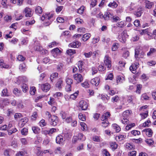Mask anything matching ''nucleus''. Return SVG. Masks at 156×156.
<instances>
[{"label": "nucleus", "mask_w": 156, "mask_h": 156, "mask_svg": "<svg viewBox=\"0 0 156 156\" xmlns=\"http://www.w3.org/2000/svg\"><path fill=\"white\" fill-rule=\"evenodd\" d=\"M42 21L45 20L44 25L45 26H48L50 25L54 20L53 15L52 14H44L41 17Z\"/></svg>", "instance_id": "obj_1"}, {"label": "nucleus", "mask_w": 156, "mask_h": 156, "mask_svg": "<svg viewBox=\"0 0 156 156\" xmlns=\"http://www.w3.org/2000/svg\"><path fill=\"white\" fill-rule=\"evenodd\" d=\"M113 14L108 11L105 12L103 15L101 13H100L98 15L101 18H103L105 20H108L112 19Z\"/></svg>", "instance_id": "obj_2"}, {"label": "nucleus", "mask_w": 156, "mask_h": 156, "mask_svg": "<svg viewBox=\"0 0 156 156\" xmlns=\"http://www.w3.org/2000/svg\"><path fill=\"white\" fill-rule=\"evenodd\" d=\"M68 136V133H66L64 135V138L61 135H58L56 138V142L57 144L63 145L66 139H67V136Z\"/></svg>", "instance_id": "obj_3"}, {"label": "nucleus", "mask_w": 156, "mask_h": 156, "mask_svg": "<svg viewBox=\"0 0 156 156\" xmlns=\"http://www.w3.org/2000/svg\"><path fill=\"white\" fill-rule=\"evenodd\" d=\"M50 125L55 126L57 125L58 122V118L55 115H52L49 119H48Z\"/></svg>", "instance_id": "obj_4"}, {"label": "nucleus", "mask_w": 156, "mask_h": 156, "mask_svg": "<svg viewBox=\"0 0 156 156\" xmlns=\"http://www.w3.org/2000/svg\"><path fill=\"white\" fill-rule=\"evenodd\" d=\"M104 63L107 67L109 69L111 68L112 66L111 58L109 56L106 55L105 56L104 58Z\"/></svg>", "instance_id": "obj_5"}, {"label": "nucleus", "mask_w": 156, "mask_h": 156, "mask_svg": "<svg viewBox=\"0 0 156 156\" xmlns=\"http://www.w3.org/2000/svg\"><path fill=\"white\" fill-rule=\"evenodd\" d=\"M66 82L67 84L66 87V90L68 91H71V84L73 83V80L69 78H67L66 79Z\"/></svg>", "instance_id": "obj_6"}, {"label": "nucleus", "mask_w": 156, "mask_h": 156, "mask_svg": "<svg viewBox=\"0 0 156 156\" xmlns=\"http://www.w3.org/2000/svg\"><path fill=\"white\" fill-rule=\"evenodd\" d=\"M73 77L77 83H79L82 81L83 80V77L81 74L76 73L73 75Z\"/></svg>", "instance_id": "obj_7"}, {"label": "nucleus", "mask_w": 156, "mask_h": 156, "mask_svg": "<svg viewBox=\"0 0 156 156\" xmlns=\"http://www.w3.org/2000/svg\"><path fill=\"white\" fill-rule=\"evenodd\" d=\"M79 109L83 110H86L87 108L88 105L86 101L84 100L80 101L79 103Z\"/></svg>", "instance_id": "obj_8"}, {"label": "nucleus", "mask_w": 156, "mask_h": 156, "mask_svg": "<svg viewBox=\"0 0 156 156\" xmlns=\"http://www.w3.org/2000/svg\"><path fill=\"white\" fill-rule=\"evenodd\" d=\"M25 15L26 17H31L33 13V11L29 8H26L24 10Z\"/></svg>", "instance_id": "obj_9"}, {"label": "nucleus", "mask_w": 156, "mask_h": 156, "mask_svg": "<svg viewBox=\"0 0 156 156\" xmlns=\"http://www.w3.org/2000/svg\"><path fill=\"white\" fill-rule=\"evenodd\" d=\"M41 88L43 91L46 92L50 89L51 85L49 83H46L41 85Z\"/></svg>", "instance_id": "obj_10"}, {"label": "nucleus", "mask_w": 156, "mask_h": 156, "mask_svg": "<svg viewBox=\"0 0 156 156\" xmlns=\"http://www.w3.org/2000/svg\"><path fill=\"white\" fill-rule=\"evenodd\" d=\"M127 34L124 31H123L121 34V35L119 36V41L123 43L125 42L126 41V36Z\"/></svg>", "instance_id": "obj_11"}, {"label": "nucleus", "mask_w": 156, "mask_h": 156, "mask_svg": "<svg viewBox=\"0 0 156 156\" xmlns=\"http://www.w3.org/2000/svg\"><path fill=\"white\" fill-rule=\"evenodd\" d=\"M138 63L133 64L130 66L129 69L130 71L133 73H135L136 72V69L138 67Z\"/></svg>", "instance_id": "obj_12"}, {"label": "nucleus", "mask_w": 156, "mask_h": 156, "mask_svg": "<svg viewBox=\"0 0 156 156\" xmlns=\"http://www.w3.org/2000/svg\"><path fill=\"white\" fill-rule=\"evenodd\" d=\"M142 11L143 8L141 6H139L137 8V11L134 12V14L137 17H139L141 16L143 13Z\"/></svg>", "instance_id": "obj_13"}, {"label": "nucleus", "mask_w": 156, "mask_h": 156, "mask_svg": "<svg viewBox=\"0 0 156 156\" xmlns=\"http://www.w3.org/2000/svg\"><path fill=\"white\" fill-rule=\"evenodd\" d=\"M110 112H108L104 113L101 116V120L103 121L108 120V119L110 118Z\"/></svg>", "instance_id": "obj_14"}, {"label": "nucleus", "mask_w": 156, "mask_h": 156, "mask_svg": "<svg viewBox=\"0 0 156 156\" xmlns=\"http://www.w3.org/2000/svg\"><path fill=\"white\" fill-rule=\"evenodd\" d=\"M17 79L18 80L16 83L18 84H20L21 83L27 81V79L25 76H19Z\"/></svg>", "instance_id": "obj_15"}, {"label": "nucleus", "mask_w": 156, "mask_h": 156, "mask_svg": "<svg viewBox=\"0 0 156 156\" xmlns=\"http://www.w3.org/2000/svg\"><path fill=\"white\" fill-rule=\"evenodd\" d=\"M126 112H124L122 113V117L121 122L124 124H127L129 121L128 119L126 118Z\"/></svg>", "instance_id": "obj_16"}, {"label": "nucleus", "mask_w": 156, "mask_h": 156, "mask_svg": "<svg viewBox=\"0 0 156 156\" xmlns=\"http://www.w3.org/2000/svg\"><path fill=\"white\" fill-rule=\"evenodd\" d=\"M99 79L98 77H95L90 81V83L95 86H97L99 83Z\"/></svg>", "instance_id": "obj_17"}, {"label": "nucleus", "mask_w": 156, "mask_h": 156, "mask_svg": "<svg viewBox=\"0 0 156 156\" xmlns=\"http://www.w3.org/2000/svg\"><path fill=\"white\" fill-rule=\"evenodd\" d=\"M81 43L77 41H76L75 42H73L70 44V46L73 48H78L81 45Z\"/></svg>", "instance_id": "obj_18"}, {"label": "nucleus", "mask_w": 156, "mask_h": 156, "mask_svg": "<svg viewBox=\"0 0 156 156\" xmlns=\"http://www.w3.org/2000/svg\"><path fill=\"white\" fill-rule=\"evenodd\" d=\"M138 5L132 2L130 6L128 7V9L130 11H132L135 9L136 8H138Z\"/></svg>", "instance_id": "obj_19"}, {"label": "nucleus", "mask_w": 156, "mask_h": 156, "mask_svg": "<svg viewBox=\"0 0 156 156\" xmlns=\"http://www.w3.org/2000/svg\"><path fill=\"white\" fill-rule=\"evenodd\" d=\"M51 53L54 57H56L58 55L60 54V51L58 48H56L52 50Z\"/></svg>", "instance_id": "obj_20"}, {"label": "nucleus", "mask_w": 156, "mask_h": 156, "mask_svg": "<svg viewBox=\"0 0 156 156\" xmlns=\"http://www.w3.org/2000/svg\"><path fill=\"white\" fill-rule=\"evenodd\" d=\"M135 58L137 59L138 58H143V57L140 54V51L138 49H136L135 50Z\"/></svg>", "instance_id": "obj_21"}, {"label": "nucleus", "mask_w": 156, "mask_h": 156, "mask_svg": "<svg viewBox=\"0 0 156 156\" xmlns=\"http://www.w3.org/2000/svg\"><path fill=\"white\" fill-rule=\"evenodd\" d=\"M58 73H53L50 76V79L52 82L53 80L58 78Z\"/></svg>", "instance_id": "obj_22"}, {"label": "nucleus", "mask_w": 156, "mask_h": 156, "mask_svg": "<svg viewBox=\"0 0 156 156\" xmlns=\"http://www.w3.org/2000/svg\"><path fill=\"white\" fill-rule=\"evenodd\" d=\"M6 88L3 90L1 93V96L2 97H7L9 96V93L8 92Z\"/></svg>", "instance_id": "obj_23"}, {"label": "nucleus", "mask_w": 156, "mask_h": 156, "mask_svg": "<svg viewBox=\"0 0 156 156\" xmlns=\"http://www.w3.org/2000/svg\"><path fill=\"white\" fill-rule=\"evenodd\" d=\"M90 37V34L89 33H86L83 35L82 37V39L83 41H86L88 40Z\"/></svg>", "instance_id": "obj_24"}, {"label": "nucleus", "mask_w": 156, "mask_h": 156, "mask_svg": "<svg viewBox=\"0 0 156 156\" xmlns=\"http://www.w3.org/2000/svg\"><path fill=\"white\" fill-rule=\"evenodd\" d=\"M62 85L63 81L61 79H59L56 84V86L58 88H62Z\"/></svg>", "instance_id": "obj_25"}, {"label": "nucleus", "mask_w": 156, "mask_h": 156, "mask_svg": "<svg viewBox=\"0 0 156 156\" xmlns=\"http://www.w3.org/2000/svg\"><path fill=\"white\" fill-rule=\"evenodd\" d=\"M38 115L37 112H34L31 116V120L32 121L36 120L37 117Z\"/></svg>", "instance_id": "obj_26"}, {"label": "nucleus", "mask_w": 156, "mask_h": 156, "mask_svg": "<svg viewBox=\"0 0 156 156\" xmlns=\"http://www.w3.org/2000/svg\"><path fill=\"white\" fill-rule=\"evenodd\" d=\"M35 12L37 14H41L42 12V9L40 6H37L35 9Z\"/></svg>", "instance_id": "obj_27"}, {"label": "nucleus", "mask_w": 156, "mask_h": 156, "mask_svg": "<svg viewBox=\"0 0 156 156\" xmlns=\"http://www.w3.org/2000/svg\"><path fill=\"white\" fill-rule=\"evenodd\" d=\"M13 92L16 96H19L21 94V92L17 88H15L13 90Z\"/></svg>", "instance_id": "obj_28"}, {"label": "nucleus", "mask_w": 156, "mask_h": 156, "mask_svg": "<svg viewBox=\"0 0 156 156\" xmlns=\"http://www.w3.org/2000/svg\"><path fill=\"white\" fill-rule=\"evenodd\" d=\"M144 131L146 132V135L148 136H151L152 135L153 132L151 129L147 128L145 129Z\"/></svg>", "instance_id": "obj_29"}, {"label": "nucleus", "mask_w": 156, "mask_h": 156, "mask_svg": "<svg viewBox=\"0 0 156 156\" xmlns=\"http://www.w3.org/2000/svg\"><path fill=\"white\" fill-rule=\"evenodd\" d=\"M110 146L112 150L114 151L117 148L118 144L115 142H112L110 144Z\"/></svg>", "instance_id": "obj_30"}, {"label": "nucleus", "mask_w": 156, "mask_h": 156, "mask_svg": "<svg viewBox=\"0 0 156 156\" xmlns=\"http://www.w3.org/2000/svg\"><path fill=\"white\" fill-rule=\"evenodd\" d=\"M32 129L33 132L35 134L38 133L40 131V128L36 126L32 127Z\"/></svg>", "instance_id": "obj_31"}, {"label": "nucleus", "mask_w": 156, "mask_h": 156, "mask_svg": "<svg viewBox=\"0 0 156 156\" xmlns=\"http://www.w3.org/2000/svg\"><path fill=\"white\" fill-rule=\"evenodd\" d=\"M156 52V49L154 48H151L150 49V50L147 53V55L149 56L151 55H153L154 53Z\"/></svg>", "instance_id": "obj_32"}, {"label": "nucleus", "mask_w": 156, "mask_h": 156, "mask_svg": "<svg viewBox=\"0 0 156 156\" xmlns=\"http://www.w3.org/2000/svg\"><path fill=\"white\" fill-rule=\"evenodd\" d=\"M111 19L112 20V21L113 22H116L121 20V19L119 17L116 16H114L113 15L112 19Z\"/></svg>", "instance_id": "obj_33"}, {"label": "nucleus", "mask_w": 156, "mask_h": 156, "mask_svg": "<svg viewBox=\"0 0 156 156\" xmlns=\"http://www.w3.org/2000/svg\"><path fill=\"white\" fill-rule=\"evenodd\" d=\"M119 44L117 43H114L113 44L112 48V50L113 51H115L117 50L118 48Z\"/></svg>", "instance_id": "obj_34"}, {"label": "nucleus", "mask_w": 156, "mask_h": 156, "mask_svg": "<svg viewBox=\"0 0 156 156\" xmlns=\"http://www.w3.org/2000/svg\"><path fill=\"white\" fill-rule=\"evenodd\" d=\"M21 134L24 136H26L28 133V129L26 128H24L21 130Z\"/></svg>", "instance_id": "obj_35"}, {"label": "nucleus", "mask_w": 156, "mask_h": 156, "mask_svg": "<svg viewBox=\"0 0 156 156\" xmlns=\"http://www.w3.org/2000/svg\"><path fill=\"white\" fill-rule=\"evenodd\" d=\"M85 7L83 6H81L79 9H77V13L82 14L83 13Z\"/></svg>", "instance_id": "obj_36"}, {"label": "nucleus", "mask_w": 156, "mask_h": 156, "mask_svg": "<svg viewBox=\"0 0 156 156\" xmlns=\"http://www.w3.org/2000/svg\"><path fill=\"white\" fill-rule=\"evenodd\" d=\"M125 23V22L124 21H121L117 23V26L119 27L122 28L126 25Z\"/></svg>", "instance_id": "obj_37"}, {"label": "nucleus", "mask_w": 156, "mask_h": 156, "mask_svg": "<svg viewBox=\"0 0 156 156\" xmlns=\"http://www.w3.org/2000/svg\"><path fill=\"white\" fill-rule=\"evenodd\" d=\"M142 86L141 84H139L137 85L136 90V93H137L139 94H140L141 90L142 88Z\"/></svg>", "instance_id": "obj_38"}, {"label": "nucleus", "mask_w": 156, "mask_h": 156, "mask_svg": "<svg viewBox=\"0 0 156 156\" xmlns=\"http://www.w3.org/2000/svg\"><path fill=\"white\" fill-rule=\"evenodd\" d=\"M126 136L125 135H121L120 134L118 136H116V139L117 140V138L119 139V140L121 141L122 140L124 139L126 137Z\"/></svg>", "instance_id": "obj_39"}, {"label": "nucleus", "mask_w": 156, "mask_h": 156, "mask_svg": "<svg viewBox=\"0 0 156 156\" xmlns=\"http://www.w3.org/2000/svg\"><path fill=\"white\" fill-rule=\"evenodd\" d=\"M26 65L24 64H20L19 66V69L22 71H24L26 70Z\"/></svg>", "instance_id": "obj_40"}, {"label": "nucleus", "mask_w": 156, "mask_h": 156, "mask_svg": "<svg viewBox=\"0 0 156 156\" xmlns=\"http://www.w3.org/2000/svg\"><path fill=\"white\" fill-rule=\"evenodd\" d=\"M79 140L84 141L85 140L86 138L83 135L82 133H79L77 136Z\"/></svg>", "instance_id": "obj_41"}, {"label": "nucleus", "mask_w": 156, "mask_h": 156, "mask_svg": "<svg viewBox=\"0 0 156 156\" xmlns=\"http://www.w3.org/2000/svg\"><path fill=\"white\" fill-rule=\"evenodd\" d=\"M145 7L148 9H150L151 8L152 5V3L149 1H146V2Z\"/></svg>", "instance_id": "obj_42"}, {"label": "nucleus", "mask_w": 156, "mask_h": 156, "mask_svg": "<svg viewBox=\"0 0 156 156\" xmlns=\"http://www.w3.org/2000/svg\"><path fill=\"white\" fill-rule=\"evenodd\" d=\"M148 111H146V112L145 113H142L140 114V115H141V119H145L146 118L148 115Z\"/></svg>", "instance_id": "obj_43"}, {"label": "nucleus", "mask_w": 156, "mask_h": 156, "mask_svg": "<svg viewBox=\"0 0 156 156\" xmlns=\"http://www.w3.org/2000/svg\"><path fill=\"white\" fill-rule=\"evenodd\" d=\"M36 90L35 87H30V94L32 95H34L35 93Z\"/></svg>", "instance_id": "obj_44"}, {"label": "nucleus", "mask_w": 156, "mask_h": 156, "mask_svg": "<svg viewBox=\"0 0 156 156\" xmlns=\"http://www.w3.org/2000/svg\"><path fill=\"white\" fill-rule=\"evenodd\" d=\"M63 119H65L68 115V112H65L63 111H62L60 113Z\"/></svg>", "instance_id": "obj_45"}, {"label": "nucleus", "mask_w": 156, "mask_h": 156, "mask_svg": "<svg viewBox=\"0 0 156 156\" xmlns=\"http://www.w3.org/2000/svg\"><path fill=\"white\" fill-rule=\"evenodd\" d=\"M126 148L129 150H130L132 149H134L133 146L129 143H127L125 146Z\"/></svg>", "instance_id": "obj_46"}, {"label": "nucleus", "mask_w": 156, "mask_h": 156, "mask_svg": "<svg viewBox=\"0 0 156 156\" xmlns=\"http://www.w3.org/2000/svg\"><path fill=\"white\" fill-rule=\"evenodd\" d=\"M66 52L69 55L71 56L75 54L76 51L75 50L70 49L67 50Z\"/></svg>", "instance_id": "obj_47"}, {"label": "nucleus", "mask_w": 156, "mask_h": 156, "mask_svg": "<svg viewBox=\"0 0 156 156\" xmlns=\"http://www.w3.org/2000/svg\"><path fill=\"white\" fill-rule=\"evenodd\" d=\"M102 153L103 156H110V153L106 149H104L102 150Z\"/></svg>", "instance_id": "obj_48"}, {"label": "nucleus", "mask_w": 156, "mask_h": 156, "mask_svg": "<svg viewBox=\"0 0 156 156\" xmlns=\"http://www.w3.org/2000/svg\"><path fill=\"white\" fill-rule=\"evenodd\" d=\"M129 55V52L128 51H124L122 54V57L125 58H127Z\"/></svg>", "instance_id": "obj_49"}, {"label": "nucleus", "mask_w": 156, "mask_h": 156, "mask_svg": "<svg viewBox=\"0 0 156 156\" xmlns=\"http://www.w3.org/2000/svg\"><path fill=\"white\" fill-rule=\"evenodd\" d=\"M79 119L82 121H84L86 120V117L83 115L81 113H80L79 114Z\"/></svg>", "instance_id": "obj_50"}, {"label": "nucleus", "mask_w": 156, "mask_h": 156, "mask_svg": "<svg viewBox=\"0 0 156 156\" xmlns=\"http://www.w3.org/2000/svg\"><path fill=\"white\" fill-rule=\"evenodd\" d=\"M58 44V43L54 41L51 43L50 44L48 45V47L50 48H52L57 46Z\"/></svg>", "instance_id": "obj_51"}, {"label": "nucleus", "mask_w": 156, "mask_h": 156, "mask_svg": "<svg viewBox=\"0 0 156 156\" xmlns=\"http://www.w3.org/2000/svg\"><path fill=\"white\" fill-rule=\"evenodd\" d=\"M79 92L77 91L75 92L74 93L71 94L70 95V98L72 99H75L78 96V94Z\"/></svg>", "instance_id": "obj_52"}, {"label": "nucleus", "mask_w": 156, "mask_h": 156, "mask_svg": "<svg viewBox=\"0 0 156 156\" xmlns=\"http://www.w3.org/2000/svg\"><path fill=\"white\" fill-rule=\"evenodd\" d=\"M145 142L149 145H151L154 144V141L152 139H147L145 140Z\"/></svg>", "instance_id": "obj_53"}, {"label": "nucleus", "mask_w": 156, "mask_h": 156, "mask_svg": "<svg viewBox=\"0 0 156 156\" xmlns=\"http://www.w3.org/2000/svg\"><path fill=\"white\" fill-rule=\"evenodd\" d=\"M92 140L94 141L97 142H100L101 141L99 137L97 136H94L92 137Z\"/></svg>", "instance_id": "obj_54"}, {"label": "nucleus", "mask_w": 156, "mask_h": 156, "mask_svg": "<svg viewBox=\"0 0 156 156\" xmlns=\"http://www.w3.org/2000/svg\"><path fill=\"white\" fill-rule=\"evenodd\" d=\"M123 80V77H121L120 76H117L116 77V82L117 83H122Z\"/></svg>", "instance_id": "obj_55"}, {"label": "nucleus", "mask_w": 156, "mask_h": 156, "mask_svg": "<svg viewBox=\"0 0 156 156\" xmlns=\"http://www.w3.org/2000/svg\"><path fill=\"white\" fill-rule=\"evenodd\" d=\"M135 126V123H133L130 124H128L126 127V130H128L131 129V128Z\"/></svg>", "instance_id": "obj_56"}, {"label": "nucleus", "mask_w": 156, "mask_h": 156, "mask_svg": "<svg viewBox=\"0 0 156 156\" xmlns=\"http://www.w3.org/2000/svg\"><path fill=\"white\" fill-rule=\"evenodd\" d=\"M81 85L82 87L85 88L89 87V84L87 81H85L84 82L82 83Z\"/></svg>", "instance_id": "obj_57"}, {"label": "nucleus", "mask_w": 156, "mask_h": 156, "mask_svg": "<svg viewBox=\"0 0 156 156\" xmlns=\"http://www.w3.org/2000/svg\"><path fill=\"white\" fill-rule=\"evenodd\" d=\"M22 87L23 91L24 92H26L28 90V87H27V85L26 84H23Z\"/></svg>", "instance_id": "obj_58"}, {"label": "nucleus", "mask_w": 156, "mask_h": 156, "mask_svg": "<svg viewBox=\"0 0 156 156\" xmlns=\"http://www.w3.org/2000/svg\"><path fill=\"white\" fill-rule=\"evenodd\" d=\"M131 133L134 136H136V135H139L140 133L139 131L136 130H133L131 131Z\"/></svg>", "instance_id": "obj_59"}, {"label": "nucleus", "mask_w": 156, "mask_h": 156, "mask_svg": "<svg viewBox=\"0 0 156 156\" xmlns=\"http://www.w3.org/2000/svg\"><path fill=\"white\" fill-rule=\"evenodd\" d=\"M149 98V97L146 94H143L141 96V98L145 100H148Z\"/></svg>", "instance_id": "obj_60"}, {"label": "nucleus", "mask_w": 156, "mask_h": 156, "mask_svg": "<svg viewBox=\"0 0 156 156\" xmlns=\"http://www.w3.org/2000/svg\"><path fill=\"white\" fill-rule=\"evenodd\" d=\"M39 124L40 126L41 127L45 126L46 125V123L45 122V120L43 119L40 121Z\"/></svg>", "instance_id": "obj_61"}, {"label": "nucleus", "mask_w": 156, "mask_h": 156, "mask_svg": "<svg viewBox=\"0 0 156 156\" xmlns=\"http://www.w3.org/2000/svg\"><path fill=\"white\" fill-rule=\"evenodd\" d=\"M108 6L114 8H115L118 6L117 4L115 2H113L112 3H110L108 5Z\"/></svg>", "instance_id": "obj_62"}, {"label": "nucleus", "mask_w": 156, "mask_h": 156, "mask_svg": "<svg viewBox=\"0 0 156 156\" xmlns=\"http://www.w3.org/2000/svg\"><path fill=\"white\" fill-rule=\"evenodd\" d=\"M21 143L23 144L26 145L27 144L28 142L26 139L24 138H22L20 139Z\"/></svg>", "instance_id": "obj_63"}, {"label": "nucleus", "mask_w": 156, "mask_h": 156, "mask_svg": "<svg viewBox=\"0 0 156 156\" xmlns=\"http://www.w3.org/2000/svg\"><path fill=\"white\" fill-rule=\"evenodd\" d=\"M4 20L7 22H9L12 19V17L11 16L8 15H6L4 17Z\"/></svg>", "instance_id": "obj_64"}]
</instances>
